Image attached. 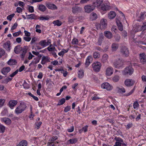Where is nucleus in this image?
<instances>
[{
    "label": "nucleus",
    "instance_id": "nucleus-1",
    "mask_svg": "<svg viewBox=\"0 0 146 146\" xmlns=\"http://www.w3.org/2000/svg\"><path fill=\"white\" fill-rule=\"evenodd\" d=\"M133 68L131 66H129L125 68L123 71V75L126 76L131 75L133 72Z\"/></svg>",
    "mask_w": 146,
    "mask_h": 146
},
{
    "label": "nucleus",
    "instance_id": "nucleus-2",
    "mask_svg": "<svg viewBox=\"0 0 146 146\" xmlns=\"http://www.w3.org/2000/svg\"><path fill=\"white\" fill-rule=\"evenodd\" d=\"M113 65L115 68H119L123 66V62L120 58H118L114 60Z\"/></svg>",
    "mask_w": 146,
    "mask_h": 146
},
{
    "label": "nucleus",
    "instance_id": "nucleus-3",
    "mask_svg": "<svg viewBox=\"0 0 146 146\" xmlns=\"http://www.w3.org/2000/svg\"><path fill=\"white\" fill-rule=\"evenodd\" d=\"M93 70L96 72H98L100 71L101 66V63L98 62H94L92 65Z\"/></svg>",
    "mask_w": 146,
    "mask_h": 146
},
{
    "label": "nucleus",
    "instance_id": "nucleus-4",
    "mask_svg": "<svg viewBox=\"0 0 146 146\" xmlns=\"http://www.w3.org/2000/svg\"><path fill=\"white\" fill-rule=\"evenodd\" d=\"M120 52L123 56L127 57L129 56V52L127 48L125 46H122L120 50Z\"/></svg>",
    "mask_w": 146,
    "mask_h": 146
},
{
    "label": "nucleus",
    "instance_id": "nucleus-5",
    "mask_svg": "<svg viewBox=\"0 0 146 146\" xmlns=\"http://www.w3.org/2000/svg\"><path fill=\"white\" fill-rule=\"evenodd\" d=\"M96 6L93 5H88L84 7L85 11L87 13H90L95 9Z\"/></svg>",
    "mask_w": 146,
    "mask_h": 146
},
{
    "label": "nucleus",
    "instance_id": "nucleus-6",
    "mask_svg": "<svg viewBox=\"0 0 146 146\" xmlns=\"http://www.w3.org/2000/svg\"><path fill=\"white\" fill-rule=\"evenodd\" d=\"M97 26L98 27H99L101 29L106 28L107 26V24L105 20L102 19L100 21V24H98Z\"/></svg>",
    "mask_w": 146,
    "mask_h": 146
},
{
    "label": "nucleus",
    "instance_id": "nucleus-7",
    "mask_svg": "<svg viewBox=\"0 0 146 146\" xmlns=\"http://www.w3.org/2000/svg\"><path fill=\"white\" fill-rule=\"evenodd\" d=\"M82 11V8L78 6H74L72 8V11L74 14L79 13L81 12Z\"/></svg>",
    "mask_w": 146,
    "mask_h": 146
},
{
    "label": "nucleus",
    "instance_id": "nucleus-8",
    "mask_svg": "<svg viewBox=\"0 0 146 146\" xmlns=\"http://www.w3.org/2000/svg\"><path fill=\"white\" fill-rule=\"evenodd\" d=\"M102 88L103 89H105L107 90H110L112 88V87L107 82H105L102 84L101 85Z\"/></svg>",
    "mask_w": 146,
    "mask_h": 146
},
{
    "label": "nucleus",
    "instance_id": "nucleus-9",
    "mask_svg": "<svg viewBox=\"0 0 146 146\" xmlns=\"http://www.w3.org/2000/svg\"><path fill=\"white\" fill-rule=\"evenodd\" d=\"M47 7L49 9H57V7L54 4H52L49 2H47L45 3Z\"/></svg>",
    "mask_w": 146,
    "mask_h": 146
},
{
    "label": "nucleus",
    "instance_id": "nucleus-10",
    "mask_svg": "<svg viewBox=\"0 0 146 146\" xmlns=\"http://www.w3.org/2000/svg\"><path fill=\"white\" fill-rule=\"evenodd\" d=\"M113 68L109 67L106 69V74L107 76H110L113 74Z\"/></svg>",
    "mask_w": 146,
    "mask_h": 146
},
{
    "label": "nucleus",
    "instance_id": "nucleus-11",
    "mask_svg": "<svg viewBox=\"0 0 146 146\" xmlns=\"http://www.w3.org/2000/svg\"><path fill=\"white\" fill-rule=\"evenodd\" d=\"M124 83L126 86H130L134 84V82L131 79H127L125 81Z\"/></svg>",
    "mask_w": 146,
    "mask_h": 146
},
{
    "label": "nucleus",
    "instance_id": "nucleus-12",
    "mask_svg": "<svg viewBox=\"0 0 146 146\" xmlns=\"http://www.w3.org/2000/svg\"><path fill=\"white\" fill-rule=\"evenodd\" d=\"M28 47L27 46H24L23 47H22V50L21 51H22V53L21 54V58L23 59L24 58L25 56L27 53Z\"/></svg>",
    "mask_w": 146,
    "mask_h": 146
},
{
    "label": "nucleus",
    "instance_id": "nucleus-13",
    "mask_svg": "<svg viewBox=\"0 0 146 146\" xmlns=\"http://www.w3.org/2000/svg\"><path fill=\"white\" fill-rule=\"evenodd\" d=\"M10 42L9 40H8L3 44V48H5L7 50L9 51L10 50Z\"/></svg>",
    "mask_w": 146,
    "mask_h": 146
},
{
    "label": "nucleus",
    "instance_id": "nucleus-14",
    "mask_svg": "<svg viewBox=\"0 0 146 146\" xmlns=\"http://www.w3.org/2000/svg\"><path fill=\"white\" fill-rule=\"evenodd\" d=\"M140 59L141 62L143 64L146 62V55L144 53L139 54Z\"/></svg>",
    "mask_w": 146,
    "mask_h": 146
},
{
    "label": "nucleus",
    "instance_id": "nucleus-15",
    "mask_svg": "<svg viewBox=\"0 0 146 146\" xmlns=\"http://www.w3.org/2000/svg\"><path fill=\"white\" fill-rule=\"evenodd\" d=\"M18 102L17 100H10L8 103L9 106L11 108L13 109L17 104Z\"/></svg>",
    "mask_w": 146,
    "mask_h": 146
},
{
    "label": "nucleus",
    "instance_id": "nucleus-16",
    "mask_svg": "<svg viewBox=\"0 0 146 146\" xmlns=\"http://www.w3.org/2000/svg\"><path fill=\"white\" fill-rule=\"evenodd\" d=\"M50 62V58L47 56H44L42 57V59L41 63L44 65L46 63Z\"/></svg>",
    "mask_w": 146,
    "mask_h": 146
},
{
    "label": "nucleus",
    "instance_id": "nucleus-17",
    "mask_svg": "<svg viewBox=\"0 0 146 146\" xmlns=\"http://www.w3.org/2000/svg\"><path fill=\"white\" fill-rule=\"evenodd\" d=\"M22 50V47H21L20 45H18L16 46L14 49V51L16 54L19 53Z\"/></svg>",
    "mask_w": 146,
    "mask_h": 146
},
{
    "label": "nucleus",
    "instance_id": "nucleus-18",
    "mask_svg": "<svg viewBox=\"0 0 146 146\" xmlns=\"http://www.w3.org/2000/svg\"><path fill=\"white\" fill-rule=\"evenodd\" d=\"M104 33L105 36L108 39H111L113 37V35L110 31H104Z\"/></svg>",
    "mask_w": 146,
    "mask_h": 146
},
{
    "label": "nucleus",
    "instance_id": "nucleus-19",
    "mask_svg": "<svg viewBox=\"0 0 146 146\" xmlns=\"http://www.w3.org/2000/svg\"><path fill=\"white\" fill-rule=\"evenodd\" d=\"M11 70V68L9 67L4 68L1 70V73L4 75L6 74Z\"/></svg>",
    "mask_w": 146,
    "mask_h": 146
},
{
    "label": "nucleus",
    "instance_id": "nucleus-20",
    "mask_svg": "<svg viewBox=\"0 0 146 146\" xmlns=\"http://www.w3.org/2000/svg\"><path fill=\"white\" fill-rule=\"evenodd\" d=\"M2 121L4 122L6 124L9 125L11 123V120L9 118L4 117L1 119Z\"/></svg>",
    "mask_w": 146,
    "mask_h": 146
},
{
    "label": "nucleus",
    "instance_id": "nucleus-21",
    "mask_svg": "<svg viewBox=\"0 0 146 146\" xmlns=\"http://www.w3.org/2000/svg\"><path fill=\"white\" fill-rule=\"evenodd\" d=\"M111 6L108 5L103 4L101 5V9L103 11H107L111 9Z\"/></svg>",
    "mask_w": 146,
    "mask_h": 146
},
{
    "label": "nucleus",
    "instance_id": "nucleus-22",
    "mask_svg": "<svg viewBox=\"0 0 146 146\" xmlns=\"http://www.w3.org/2000/svg\"><path fill=\"white\" fill-rule=\"evenodd\" d=\"M98 17L97 15L95 13H92L90 15V19L92 21L96 20Z\"/></svg>",
    "mask_w": 146,
    "mask_h": 146
},
{
    "label": "nucleus",
    "instance_id": "nucleus-23",
    "mask_svg": "<svg viewBox=\"0 0 146 146\" xmlns=\"http://www.w3.org/2000/svg\"><path fill=\"white\" fill-rule=\"evenodd\" d=\"M27 19H37V16L35 14H31L29 15H27Z\"/></svg>",
    "mask_w": 146,
    "mask_h": 146
},
{
    "label": "nucleus",
    "instance_id": "nucleus-24",
    "mask_svg": "<svg viewBox=\"0 0 146 146\" xmlns=\"http://www.w3.org/2000/svg\"><path fill=\"white\" fill-rule=\"evenodd\" d=\"M19 108L21 109L23 111H24L27 107V106L25 104L24 102H21L20 103V105L17 106Z\"/></svg>",
    "mask_w": 146,
    "mask_h": 146
},
{
    "label": "nucleus",
    "instance_id": "nucleus-25",
    "mask_svg": "<svg viewBox=\"0 0 146 146\" xmlns=\"http://www.w3.org/2000/svg\"><path fill=\"white\" fill-rule=\"evenodd\" d=\"M116 15L115 12L114 11H110L108 15V17L110 19H112L115 18Z\"/></svg>",
    "mask_w": 146,
    "mask_h": 146
},
{
    "label": "nucleus",
    "instance_id": "nucleus-26",
    "mask_svg": "<svg viewBox=\"0 0 146 146\" xmlns=\"http://www.w3.org/2000/svg\"><path fill=\"white\" fill-rule=\"evenodd\" d=\"M46 8L45 6L42 4H40L38 5V9L42 12L45 11L46 9Z\"/></svg>",
    "mask_w": 146,
    "mask_h": 146
},
{
    "label": "nucleus",
    "instance_id": "nucleus-27",
    "mask_svg": "<svg viewBox=\"0 0 146 146\" xmlns=\"http://www.w3.org/2000/svg\"><path fill=\"white\" fill-rule=\"evenodd\" d=\"M27 141L26 140H23L21 141L17 146H27Z\"/></svg>",
    "mask_w": 146,
    "mask_h": 146
},
{
    "label": "nucleus",
    "instance_id": "nucleus-28",
    "mask_svg": "<svg viewBox=\"0 0 146 146\" xmlns=\"http://www.w3.org/2000/svg\"><path fill=\"white\" fill-rule=\"evenodd\" d=\"M50 17L49 16L47 15L46 16H40V17H38V19H39L41 21H47L49 19Z\"/></svg>",
    "mask_w": 146,
    "mask_h": 146
},
{
    "label": "nucleus",
    "instance_id": "nucleus-29",
    "mask_svg": "<svg viewBox=\"0 0 146 146\" xmlns=\"http://www.w3.org/2000/svg\"><path fill=\"white\" fill-rule=\"evenodd\" d=\"M78 76L79 78H82L84 76L83 71L82 70H80L78 72Z\"/></svg>",
    "mask_w": 146,
    "mask_h": 146
},
{
    "label": "nucleus",
    "instance_id": "nucleus-30",
    "mask_svg": "<svg viewBox=\"0 0 146 146\" xmlns=\"http://www.w3.org/2000/svg\"><path fill=\"white\" fill-rule=\"evenodd\" d=\"M17 63L16 60L14 59H10L8 62V64L10 65H15Z\"/></svg>",
    "mask_w": 146,
    "mask_h": 146
},
{
    "label": "nucleus",
    "instance_id": "nucleus-31",
    "mask_svg": "<svg viewBox=\"0 0 146 146\" xmlns=\"http://www.w3.org/2000/svg\"><path fill=\"white\" fill-rule=\"evenodd\" d=\"M118 48V45L117 44L113 43L111 45V48L113 51L116 50Z\"/></svg>",
    "mask_w": 146,
    "mask_h": 146
},
{
    "label": "nucleus",
    "instance_id": "nucleus-32",
    "mask_svg": "<svg viewBox=\"0 0 146 146\" xmlns=\"http://www.w3.org/2000/svg\"><path fill=\"white\" fill-rule=\"evenodd\" d=\"M39 44L43 47L48 45V44L46 43V40H41L39 42Z\"/></svg>",
    "mask_w": 146,
    "mask_h": 146
},
{
    "label": "nucleus",
    "instance_id": "nucleus-33",
    "mask_svg": "<svg viewBox=\"0 0 146 146\" xmlns=\"http://www.w3.org/2000/svg\"><path fill=\"white\" fill-rule=\"evenodd\" d=\"M50 141L47 144L48 146H54V144L58 143V142L56 141H52V140H49Z\"/></svg>",
    "mask_w": 146,
    "mask_h": 146
},
{
    "label": "nucleus",
    "instance_id": "nucleus-34",
    "mask_svg": "<svg viewBox=\"0 0 146 146\" xmlns=\"http://www.w3.org/2000/svg\"><path fill=\"white\" fill-rule=\"evenodd\" d=\"M108 56L107 54H104L102 60V62L104 63L106 62L108 59Z\"/></svg>",
    "mask_w": 146,
    "mask_h": 146
},
{
    "label": "nucleus",
    "instance_id": "nucleus-35",
    "mask_svg": "<svg viewBox=\"0 0 146 146\" xmlns=\"http://www.w3.org/2000/svg\"><path fill=\"white\" fill-rule=\"evenodd\" d=\"M117 89L118 92H119L124 93L125 92V89L122 87H117Z\"/></svg>",
    "mask_w": 146,
    "mask_h": 146
},
{
    "label": "nucleus",
    "instance_id": "nucleus-36",
    "mask_svg": "<svg viewBox=\"0 0 146 146\" xmlns=\"http://www.w3.org/2000/svg\"><path fill=\"white\" fill-rule=\"evenodd\" d=\"M100 53L97 52H95L93 54V57L94 58H100Z\"/></svg>",
    "mask_w": 146,
    "mask_h": 146
},
{
    "label": "nucleus",
    "instance_id": "nucleus-37",
    "mask_svg": "<svg viewBox=\"0 0 146 146\" xmlns=\"http://www.w3.org/2000/svg\"><path fill=\"white\" fill-rule=\"evenodd\" d=\"M104 38L103 35L100 36L98 39V43L99 45H101L102 43V40Z\"/></svg>",
    "mask_w": 146,
    "mask_h": 146
},
{
    "label": "nucleus",
    "instance_id": "nucleus-38",
    "mask_svg": "<svg viewBox=\"0 0 146 146\" xmlns=\"http://www.w3.org/2000/svg\"><path fill=\"white\" fill-rule=\"evenodd\" d=\"M119 77L118 75H116L115 76L112 78V80L114 82H118L119 79Z\"/></svg>",
    "mask_w": 146,
    "mask_h": 146
},
{
    "label": "nucleus",
    "instance_id": "nucleus-39",
    "mask_svg": "<svg viewBox=\"0 0 146 146\" xmlns=\"http://www.w3.org/2000/svg\"><path fill=\"white\" fill-rule=\"evenodd\" d=\"M102 2L103 0H96V2L94 3V4L96 5L98 7L100 5Z\"/></svg>",
    "mask_w": 146,
    "mask_h": 146
},
{
    "label": "nucleus",
    "instance_id": "nucleus-40",
    "mask_svg": "<svg viewBox=\"0 0 146 146\" xmlns=\"http://www.w3.org/2000/svg\"><path fill=\"white\" fill-rule=\"evenodd\" d=\"M53 23L55 25L58 26H60L62 23L61 22L58 20L54 21L53 22Z\"/></svg>",
    "mask_w": 146,
    "mask_h": 146
},
{
    "label": "nucleus",
    "instance_id": "nucleus-41",
    "mask_svg": "<svg viewBox=\"0 0 146 146\" xmlns=\"http://www.w3.org/2000/svg\"><path fill=\"white\" fill-rule=\"evenodd\" d=\"M65 102V100L64 98H62L59 100L58 104L57 105H61L63 104Z\"/></svg>",
    "mask_w": 146,
    "mask_h": 146
},
{
    "label": "nucleus",
    "instance_id": "nucleus-42",
    "mask_svg": "<svg viewBox=\"0 0 146 146\" xmlns=\"http://www.w3.org/2000/svg\"><path fill=\"white\" fill-rule=\"evenodd\" d=\"M23 112L21 109H19L18 107L16 108L15 110V113L17 114L21 113Z\"/></svg>",
    "mask_w": 146,
    "mask_h": 146
},
{
    "label": "nucleus",
    "instance_id": "nucleus-43",
    "mask_svg": "<svg viewBox=\"0 0 146 146\" xmlns=\"http://www.w3.org/2000/svg\"><path fill=\"white\" fill-rule=\"evenodd\" d=\"M77 141L78 139L76 138L71 139L69 140L70 143L71 144L75 143Z\"/></svg>",
    "mask_w": 146,
    "mask_h": 146
},
{
    "label": "nucleus",
    "instance_id": "nucleus-44",
    "mask_svg": "<svg viewBox=\"0 0 146 146\" xmlns=\"http://www.w3.org/2000/svg\"><path fill=\"white\" fill-rule=\"evenodd\" d=\"M5 130V126L1 124L0 125V132L3 133Z\"/></svg>",
    "mask_w": 146,
    "mask_h": 146
},
{
    "label": "nucleus",
    "instance_id": "nucleus-45",
    "mask_svg": "<svg viewBox=\"0 0 146 146\" xmlns=\"http://www.w3.org/2000/svg\"><path fill=\"white\" fill-rule=\"evenodd\" d=\"M12 79V78H6L5 80H3L2 83L5 84H7L8 82L11 81Z\"/></svg>",
    "mask_w": 146,
    "mask_h": 146
},
{
    "label": "nucleus",
    "instance_id": "nucleus-46",
    "mask_svg": "<svg viewBox=\"0 0 146 146\" xmlns=\"http://www.w3.org/2000/svg\"><path fill=\"white\" fill-rule=\"evenodd\" d=\"M42 123V122L41 121H39L38 122L35 123V128L37 129L39 128Z\"/></svg>",
    "mask_w": 146,
    "mask_h": 146
},
{
    "label": "nucleus",
    "instance_id": "nucleus-47",
    "mask_svg": "<svg viewBox=\"0 0 146 146\" xmlns=\"http://www.w3.org/2000/svg\"><path fill=\"white\" fill-rule=\"evenodd\" d=\"M15 15V14L13 13L7 16V19L10 21H11L12 18L14 17Z\"/></svg>",
    "mask_w": 146,
    "mask_h": 146
},
{
    "label": "nucleus",
    "instance_id": "nucleus-48",
    "mask_svg": "<svg viewBox=\"0 0 146 146\" xmlns=\"http://www.w3.org/2000/svg\"><path fill=\"white\" fill-rule=\"evenodd\" d=\"M23 86L25 88L28 89L29 88V84L25 81L24 82Z\"/></svg>",
    "mask_w": 146,
    "mask_h": 146
},
{
    "label": "nucleus",
    "instance_id": "nucleus-49",
    "mask_svg": "<svg viewBox=\"0 0 146 146\" xmlns=\"http://www.w3.org/2000/svg\"><path fill=\"white\" fill-rule=\"evenodd\" d=\"M78 40L77 38H74L72 42V44H78Z\"/></svg>",
    "mask_w": 146,
    "mask_h": 146
},
{
    "label": "nucleus",
    "instance_id": "nucleus-50",
    "mask_svg": "<svg viewBox=\"0 0 146 146\" xmlns=\"http://www.w3.org/2000/svg\"><path fill=\"white\" fill-rule=\"evenodd\" d=\"M115 140L117 142H119L123 143V140L120 138L115 137L114 138Z\"/></svg>",
    "mask_w": 146,
    "mask_h": 146
},
{
    "label": "nucleus",
    "instance_id": "nucleus-51",
    "mask_svg": "<svg viewBox=\"0 0 146 146\" xmlns=\"http://www.w3.org/2000/svg\"><path fill=\"white\" fill-rule=\"evenodd\" d=\"M5 50L2 48H0V58L5 54Z\"/></svg>",
    "mask_w": 146,
    "mask_h": 146
},
{
    "label": "nucleus",
    "instance_id": "nucleus-52",
    "mask_svg": "<svg viewBox=\"0 0 146 146\" xmlns=\"http://www.w3.org/2000/svg\"><path fill=\"white\" fill-rule=\"evenodd\" d=\"M139 106V104L138 102L135 101V102L133 104V108L134 109H135L137 108Z\"/></svg>",
    "mask_w": 146,
    "mask_h": 146
},
{
    "label": "nucleus",
    "instance_id": "nucleus-53",
    "mask_svg": "<svg viewBox=\"0 0 146 146\" xmlns=\"http://www.w3.org/2000/svg\"><path fill=\"white\" fill-rule=\"evenodd\" d=\"M5 99H0V107L3 106L5 103Z\"/></svg>",
    "mask_w": 146,
    "mask_h": 146
},
{
    "label": "nucleus",
    "instance_id": "nucleus-54",
    "mask_svg": "<svg viewBox=\"0 0 146 146\" xmlns=\"http://www.w3.org/2000/svg\"><path fill=\"white\" fill-rule=\"evenodd\" d=\"M29 11L30 13H33L34 12V7L32 6H29L28 8Z\"/></svg>",
    "mask_w": 146,
    "mask_h": 146
},
{
    "label": "nucleus",
    "instance_id": "nucleus-55",
    "mask_svg": "<svg viewBox=\"0 0 146 146\" xmlns=\"http://www.w3.org/2000/svg\"><path fill=\"white\" fill-rule=\"evenodd\" d=\"M21 33V31H18L17 32H15L13 33V35L14 37H16L19 36L20 34Z\"/></svg>",
    "mask_w": 146,
    "mask_h": 146
},
{
    "label": "nucleus",
    "instance_id": "nucleus-56",
    "mask_svg": "<svg viewBox=\"0 0 146 146\" xmlns=\"http://www.w3.org/2000/svg\"><path fill=\"white\" fill-rule=\"evenodd\" d=\"M68 20L70 23H72L74 21L73 17L72 16H69Z\"/></svg>",
    "mask_w": 146,
    "mask_h": 146
},
{
    "label": "nucleus",
    "instance_id": "nucleus-57",
    "mask_svg": "<svg viewBox=\"0 0 146 146\" xmlns=\"http://www.w3.org/2000/svg\"><path fill=\"white\" fill-rule=\"evenodd\" d=\"M23 38L24 40L27 42H29L31 39V38L30 37H29V36H24L23 37Z\"/></svg>",
    "mask_w": 146,
    "mask_h": 146
},
{
    "label": "nucleus",
    "instance_id": "nucleus-58",
    "mask_svg": "<svg viewBox=\"0 0 146 146\" xmlns=\"http://www.w3.org/2000/svg\"><path fill=\"white\" fill-rule=\"evenodd\" d=\"M114 38L115 39V40L117 41H119V39H120V36L118 35H116L114 36Z\"/></svg>",
    "mask_w": 146,
    "mask_h": 146
},
{
    "label": "nucleus",
    "instance_id": "nucleus-59",
    "mask_svg": "<svg viewBox=\"0 0 146 146\" xmlns=\"http://www.w3.org/2000/svg\"><path fill=\"white\" fill-rule=\"evenodd\" d=\"M18 70H16L15 72H13V73L10 75V76L11 77H13L18 73Z\"/></svg>",
    "mask_w": 146,
    "mask_h": 146
},
{
    "label": "nucleus",
    "instance_id": "nucleus-60",
    "mask_svg": "<svg viewBox=\"0 0 146 146\" xmlns=\"http://www.w3.org/2000/svg\"><path fill=\"white\" fill-rule=\"evenodd\" d=\"M71 109V107L70 106H67L65 108L64 111L65 112H66L69 111Z\"/></svg>",
    "mask_w": 146,
    "mask_h": 146
},
{
    "label": "nucleus",
    "instance_id": "nucleus-61",
    "mask_svg": "<svg viewBox=\"0 0 146 146\" xmlns=\"http://www.w3.org/2000/svg\"><path fill=\"white\" fill-rule=\"evenodd\" d=\"M24 33L25 34V35L29 37L31 35L30 33L27 31H24Z\"/></svg>",
    "mask_w": 146,
    "mask_h": 146
},
{
    "label": "nucleus",
    "instance_id": "nucleus-62",
    "mask_svg": "<svg viewBox=\"0 0 146 146\" xmlns=\"http://www.w3.org/2000/svg\"><path fill=\"white\" fill-rule=\"evenodd\" d=\"M141 30L144 31L146 29V23H143L141 27Z\"/></svg>",
    "mask_w": 146,
    "mask_h": 146
},
{
    "label": "nucleus",
    "instance_id": "nucleus-63",
    "mask_svg": "<svg viewBox=\"0 0 146 146\" xmlns=\"http://www.w3.org/2000/svg\"><path fill=\"white\" fill-rule=\"evenodd\" d=\"M29 56L28 57V59L29 60H30L32 59L33 57H34L35 56L32 55L31 52H29Z\"/></svg>",
    "mask_w": 146,
    "mask_h": 146
},
{
    "label": "nucleus",
    "instance_id": "nucleus-64",
    "mask_svg": "<svg viewBox=\"0 0 146 146\" xmlns=\"http://www.w3.org/2000/svg\"><path fill=\"white\" fill-rule=\"evenodd\" d=\"M17 12L19 13H20L22 12V9L21 8L19 7H17Z\"/></svg>",
    "mask_w": 146,
    "mask_h": 146
}]
</instances>
